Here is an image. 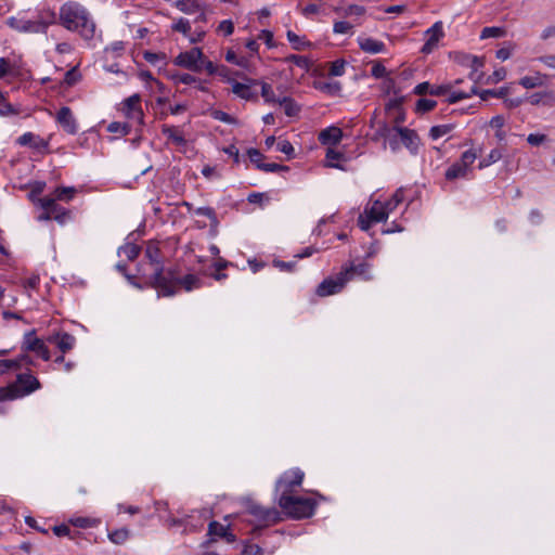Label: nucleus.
Returning a JSON list of instances; mask_svg holds the SVG:
<instances>
[{"instance_id":"20","label":"nucleus","mask_w":555,"mask_h":555,"mask_svg":"<svg viewBox=\"0 0 555 555\" xmlns=\"http://www.w3.org/2000/svg\"><path fill=\"white\" fill-rule=\"evenodd\" d=\"M450 90L449 85H430L429 82H421L414 88V93L422 95L429 93L430 95H443Z\"/></svg>"},{"instance_id":"28","label":"nucleus","mask_w":555,"mask_h":555,"mask_svg":"<svg viewBox=\"0 0 555 555\" xmlns=\"http://www.w3.org/2000/svg\"><path fill=\"white\" fill-rule=\"evenodd\" d=\"M173 5L184 14H194L202 10V3L197 0H175Z\"/></svg>"},{"instance_id":"9","label":"nucleus","mask_w":555,"mask_h":555,"mask_svg":"<svg viewBox=\"0 0 555 555\" xmlns=\"http://www.w3.org/2000/svg\"><path fill=\"white\" fill-rule=\"evenodd\" d=\"M203 54V50L195 47L188 51L180 52L173 59V64L191 72L201 73Z\"/></svg>"},{"instance_id":"17","label":"nucleus","mask_w":555,"mask_h":555,"mask_svg":"<svg viewBox=\"0 0 555 555\" xmlns=\"http://www.w3.org/2000/svg\"><path fill=\"white\" fill-rule=\"evenodd\" d=\"M401 126H388L384 124L378 133L385 141L389 144L392 151H398L400 149V135H401Z\"/></svg>"},{"instance_id":"2","label":"nucleus","mask_w":555,"mask_h":555,"mask_svg":"<svg viewBox=\"0 0 555 555\" xmlns=\"http://www.w3.org/2000/svg\"><path fill=\"white\" fill-rule=\"evenodd\" d=\"M59 20L67 30L78 33L89 47H94V41L101 37L91 14L79 2L68 1L62 4Z\"/></svg>"},{"instance_id":"25","label":"nucleus","mask_w":555,"mask_h":555,"mask_svg":"<svg viewBox=\"0 0 555 555\" xmlns=\"http://www.w3.org/2000/svg\"><path fill=\"white\" fill-rule=\"evenodd\" d=\"M17 143L20 145H29L36 150H47L48 149V141L44 139L31 133V132H25L17 139Z\"/></svg>"},{"instance_id":"13","label":"nucleus","mask_w":555,"mask_h":555,"mask_svg":"<svg viewBox=\"0 0 555 555\" xmlns=\"http://www.w3.org/2000/svg\"><path fill=\"white\" fill-rule=\"evenodd\" d=\"M346 279L341 271L334 278L325 279L319 284L317 294L321 297H326L341 292L348 283Z\"/></svg>"},{"instance_id":"55","label":"nucleus","mask_w":555,"mask_h":555,"mask_svg":"<svg viewBox=\"0 0 555 555\" xmlns=\"http://www.w3.org/2000/svg\"><path fill=\"white\" fill-rule=\"evenodd\" d=\"M258 169L266 172H278L286 171L288 170V167L275 163H262L258 165Z\"/></svg>"},{"instance_id":"29","label":"nucleus","mask_w":555,"mask_h":555,"mask_svg":"<svg viewBox=\"0 0 555 555\" xmlns=\"http://www.w3.org/2000/svg\"><path fill=\"white\" fill-rule=\"evenodd\" d=\"M286 38L294 50L300 51L311 48L312 43L305 37L298 36L293 30H287Z\"/></svg>"},{"instance_id":"62","label":"nucleus","mask_w":555,"mask_h":555,"mask_svg":"<svg viewBox=\"0 0 555 555\" xmlns=\"http://www.w3.org/2000/svg\"><path fill=\"white\" fill-rule=\"evenodd\" d=\"M287 61L293 62L296 66L304 69H308L309 67V60L306 56L293 54L287 57Z\"/></svg>"},{"instance_id":"32","label":"nucleus","mask_w":555,"mask_h":555,"mask_svg":"<svg viewBox=\"0 0 555 555\" xmlns=\"http://www.w3.org/2000/svg\"><path fill=\"white\" fill-rule=\"evenodd\" d=\"M68 522L75 527L86 529L98 527L101 520L99 518L76 516L69 518Z\"/></svg>"},{"instance_id":"50","label":"nucleus","mask_w":555,"mask_h":555,"mask_svg":"<svg viewBox=\"0 0 555 555\" xmlns=\"http://www.w3.org/2000/svg\"><path fill=\"white\" fill-rule=\"evenodd\" d=\"M225 61L240 67H246L248 61L244 56H237L233 50H228L225 53Z\"/></svg>"},{"instance_id":"46","label":"nucleus","mask_w":555,"mask_h":555,"mask_svg":"<svg viewBox=\"0 0 555 555\" xmlns=\"http://www.w3.org/2000/svg\"><path fill=\"white\" fill-rule=\"evenodd\" d=\"M318 88L331 95H338L341 91V85L338 81L321 82Z\"/></svg>"},{"instance_id":"5","label":"nucleus","mask_w":555,"mask_h":555,"mask_svg":"<svg viewBox=\"0 0 555 555\" xmlns=\"http://www.w3.org/2000/svg\"><path fill=\"white\" fill-rule=\"evenodd\" d=\"M145 257L149 259L153 272L150 275V281L153 286L157 289L159 296H171L173 291L171 289L172 281L167 280L165 276L163 264L159 258V247L157 243L150 242L145 248Z\"/></svg>"},{"instance_id":"64","label":"nucleus","mask_w":555,"mask_h":555,"mask_svg":"<svg viewBox=\"0 0 555 555\" xmlns=\"http://www.w3.org/2000/svg\"><path fill=\"white\" fill-rule=\"evenodd\" d=\"M261 547L257 544H247L244 546L241 555H260Z\"/></svg>"},{"instance_id":"54","label":"nucleus","mask_w":555,"mask_h":555,"mask_svg":"<svg viewBox=\"0 0 555 555\" xmlns=\"http://www.w3.org/2000/svg\"><path fill=\"white\" fill-rule=\"evenodd\" d=\"M437 105V102L430 99H420L416 102V111L418 113H426L431 111Z\"/></svg>"},{"instance_id":"59","label":"nucleus","mask_w":555,"mask_h":555,"mask_svg":"<svg viewBox=\"0 0 555 555\" xmlns=\"http://www.w3.org/2000/svg\"><path fill=\"white\" fill-rule=\"evenodd\" d=\"M506 70L504 67H500L495 69L490 76L487 78V83H498L501 80L505 79Z\"/></svg>"},{"instance_id":"23","label":"nucleus","mask_w":555,"mask_h":555,"mask_svg":"<svg viewBox=\"0 0 555 555\" xmlns=\"http://www.w3.org/2000/svg\"><path fill=\"white\" fill-rule=\"evenodd\" d=\"M400 144L404 145L411 153H416L420 146V138L414 130L402 127Z\"/></svg>"},{"instance_id":"37","label":"nucleus","mask_w":555,"mask_h":555,"mask_svg":"<svg viewBox=\"0 0 555 555\" xmlns=\"http://www.w3.org/2000/svg\"><path fill=\"white\" fill-rule=\"evenodd\" d=\"M108 540L116 544L121 545L124 544L130 537V531L126 528L116 529L114 531H109L107 533Z\"/></svg>"},{"instance_id":"15","label":"nucleus","mask_w":555,"mask_h":555,"mask_svg":"<svg viewBox=\"0 0 555 555\" xmlns=\"http://www.w3.org/2000/svg\"><path fill=\"white\" fill-rule=\"evenodd\" d=\"M425 35L427 39L422 48V52L429 54L438 46L439 40L444 36L442 22H436L430 28L426 30Z\"/></svg>"},{"instance_id":"53","label":"nucleus","mask_w":555,"mask_h":555,"mask_svg":"<svg viewBox=\"0 0 555 555\" xmlns=\"http://www.w3.org/2000/svg\"><path fill=\"white\" fill-rule=\"evenodd\" d=\"M52 218H54L57 222L63 223L68 217V212L65 208L55 204L52 210L50 211Z\"/></svg>"},{"instance_id":"4","label":"nucleus","mask_w":555,"mask_h":555,"mask_svg":"<svg viewBox=\"0 0 555 555\" xmlns=\"http://www.w3.org/2000/svg\"><path fill=\"white\" fill-rule=\"evenodd\" d=\"M402 201V189H398L387 201L373 199V197H371L363 214L359 216L358 223L360 229L362 231H369L372 223L385 222Z\"/></svg>"},{"instance_id":"41","label":"nucleus","mask_w":555,"mask_h":555,"mask_svg":"<svg viewBox=\"0 0 555 555\" xmlns=\"http://www.w3.org/2000/svg\"><path fill=\"white\" fill-rule=\"evenodd\" d=\"M502 156H503V154H502L501 150L493 149L490 151V153L487 155V157L482 158L479 162L478 168L485 169V168L491 166L492 164L499 162L502 158Z\"/></svg>"},{"instance_id":"31","label":"nucleus","mask_w":555,"mask_h":555,"mask_svg":"<svg viewBox=\"0 0 555 555\" xmlns=\"http://www.w3.org/2000/svg\"><path fill=\"white\" fill-rule=\"evenodd\" d=\"M454 128L455 126L453 124L433 126L429 130V137L431 140H438L443 137L450 138V134Z\"/></svg>"},{"instance_id":"6","label":"nucleus","mask_w":555,"mask_h":555,"mask_svg":"<svg viewBox=\"0 0 555 555\" xmlns=\"http://www.w3.org/2000/svg\"><path fill=\"white\" fill-rule=\"evenodd\" d=\"M39 380L30 374H20L16 384L0 388V402L24 397L39 389Z\"/></svg>"},{"instance_id":"52","label":"nucleus","mask_w":555,"mask_h":555,"mask_svg":"<svg viewBox=\"0 0 555 555\" xmlns=\"http://www.w3.org/2000/svg\"><path fill=\"white\" fill-rule=\"evenodd\" d=\"M217 33L225 37L231 36L234 33V24L231 20H223L217 27Z\"/></svg>"},{"instance_id":"40","label":"nucleus","mask_w":555,"mask_h":555,"mask_svg":"<svg viewBox=\"0 0 555 555\" xmlns=\"http://www.w3.org/2000/svg\"><path fill=\"white\" fill-rule=\"evenodd\" d=\"M140 254V247L135 244H125L124 246L119 247L118 255L125 256L128 260L132 261L134 260Z\"/></svg>"},{"instance_id":"49","label":"nucleus","mask_w":555,"mask_h":555,"mask_svg":"<svg viewBox=\"0 0 555 555\" xmlns=\"http://www.w3.org/2000/svg\"><path fill=\"white\" fill-rule=\"evenodd\" d=\"M107 131L126 135L130 132V126L127 122L113 121L107 126Z\"/></svg>"},{"instance_id":"19","label":"nucleus","mask_w":555,"mask_h":555,"mask_svg":"<svg viewBox=\"0 0 555 555\" xmlns=\"http://www.w3.org/2000/svg\"><path fill=\"white\" fill-rule=\"evenodd\" d=\"M48 341L55 344L56 347L65 353L74 348L76 338L68 333H55L48 337Z\"/></svg>"},{"instance_id":"21","label":"nucleus","mask_w":555,"mask_h":555,"mask_svg":"<svg viewBox=\"0 0 555 555\" xmlns=\"http://www.w3.org/2000/svg\"><path fill=\"white\" fill-rule=\"evenodd\" d=\"M343 138V131L340 128L331 126L322 130L319 134V141L323 145H336Z\"/></svg>"},{"instance_id":"63","label":"nucleus","mask_w":555,"mask_h":555,"mask_svg":"<svg viewBox=\"0 0 555 555\" xmlns=\"http://www.w3.org/2000/svg\"><path fill=\"white\" fill-rule=\"evenodd\" d=\"M351 28L352 26L348 22L339 21L334 24L333 31L335 34L345 35L348 34L351 30Z\"/></svg>"},{"instance_id":"24","label":"nucleus","mask_w":555,"mask_h":555,"mask_svg":"<svg viewBox=\"0 0 555 555\" xmlns=\"http://www.w3.org/2000/svg\"><path fill=\"white\" fill-rule=\"evenodd\" d=\"M230 83L232 86V92L243 100H251L256 95L251 89V86L256 83L255 80H249L248 83L231 80Z\"/></svg>"},{"instance_id":"42","label":"nucleus","mask_w":555,"mask_h":555,"mask_svg":"<svg viewBox=\"0 0 555 555\" xmlns=\"http://www.w3.org/2000/svg\"><path fill=\"white\" fill-rule=\"evenodd\" d=\"M478 93L477 87H472L469 92H463V91H453L448 96V102L450 104L457 103L462 100L469 99L472 95H476Z\"/></svg>"},{"instance_id":"26","label":"nucleus","mask_w":555,"mask_h":555,"mask_svg":"<svg viewBox=\"0 0 555 555\" xmlns=\"http://www.w3.org/2000/svg\"><path fill=\"white\" fill-rule=\"evenodd\" d=\"M162 133L173 144L182 146L186 143L183 132L175 126L163 125Z\"/></svg>"},{"instance_id":"16","label":"nucleus","mask_w":555,"mask_h":555,"mask_svg":"<svg viewBox=\"0 0 555 555\" xmlns=\"http://www.w3.org/2000/svg\"><path fill=\"white\" fill-rule=\"evenodd\" d=\"M56 121L68 134H76L78 131V124L68 106H62L55 116Z\"/></svg>"},{"instance_id":"10","label":"nucleus","mask_w":555,"mask_h":555,"mask_svg":"<svg viewBox=\"0 0 555 555\" xmlns=\"http://www.w3.org/2000/svg\"><path fill=\"white\" fill-rule=\"evenodd\" d=\"M125 117L139 126L143 125L144 114L141 107V98L139 94H132L122 102L121 108Z\"/></svg>"},{"instance_id":"18","label":"nucleus","mask_w":555,"mask_h":555,"mask_svg":"<svg viewBox=\"0 0 555 555\" xmlns=\"http://www.w3.org/2000/svg\"><path fill=\"white\" fill-rule=\"evenodd\" d=\"M198 513H199V516L202 517V520L199 521L198 525H193V524H191L189 521V518H194V515L189 516L186 518L169 517V518L166 519V524L170 528H173V527H184L183 532H185L188 530H190V531L196 530L198 527H203L204 521L207 518V512L206 511L198 512Z\"/></svg>"},{"instance_id":"60","label":"nucleus","mask_w":555,"mask_h":555,"mask_svg":"<svg viewBox=\"0 0 555 555\" xmlns=\"http://www.w3.org/2000/svg\"><path fill=\"white\" fill-rule=\"evenodd\" d=\"M371 75L377 79L384 78L387 75V69L382 63L376 62L371 67Z\"/></svg>"},{"instance_id":"56","label":"nucleus","mask_w":555,"mask_h":555,"mask_svg":"<svg viewBox=\"0 0 555 555\" xmlns=\"http://www.w3.org/2000/svg\"><path fill=\"white\" fill-rule=\"evenodd\" d=\"M276 150L285 155H287L288 158H293L295 154V150L292 145V143L287 140H282L276 144Z\"/></svg>"},{"instance_id":"1","label":"nucleus","mask_w":555,"mask_h":555,"mask_svg":"<svg viewBox=\"0 0 555 555\" xmlns=\"http://www.w3.org/2000/svg\"><path fill=\"white\" fill-rule=\"evenodd\" d=\"M304 476L301 469L292 468L278 479L275 486L279 506L288 517L294 519L312 516L317 504L312 498L292 495L294 488L301 485Z\"/></svg>"},{"instance_id":"51","label":"nucleus","mask_w":555,"mask_h":555,"mask_svg":"<svg viewBox=\"0 0 555 555\" xmlns=\"http://www.w3.org/2000/svg\"><path fill=\"white\" fill-rule=\"evenodd\" d=\"M346 61L345 60H336L331 63L330 66V75L334 77L343 76L346 72Z\"/></svg>"},{"instance_id":"36","label":"nucleus","mask_w":555,"mask_h":555,"mask_svg":"<svg viewBox=\"0 0 555 555\" xmlns=\"http://www.w3.org/2000/svg\"><path fill=\"white\" fill-rule=\"evenodd\" d=\"M171 29L182 34L186 38L191 34V22L184 17L175 18L171 24Z\"/></svg>"},{"instance_id":"11","label":"nucleus","mask_w":555,"mask_h":555,"mask_svg":"<svg viewBox=\"0 0 555 555\" xmlns=\"http://www.w3.org/2000/svg\"><path fill=\"white\" fill-rule=\"evenodd\" d=\"M341 272L345 278H347V282L352 281L353 279L358 278L363 281H370L373 279L372 274V266L369 262H349L343 266Z\"/></svg>"},{"instance_id":"57","label":"nucleus","mask_w":555,"mask_h":555,"mask_svg":"<svg viewBox=\"0 0 555 555\" xmlns=\"http://www.w3.org/2000/svg\"><path fill=\"white\" fill-rule=\"evenodd\" d=\"M206 36V30L197 27L194 29V31H191V34L186 37L189 42L192 44L202 42Z\"/></svg>"},{"instance_id":"12","label":"nucleus","mask_w":555,"mask_h":555,"mask_svg":"<svg viewBox=\"0 0 555 555\" xmlns=\"http://www.w3.org/2000/svg\"><path fill=\"white\" fill-rule=\"evenodd\" d=\"M23 349L25 351H31L40 357L42 360H50V351L46 346L44 341L38 338L34 331L27 332L23 339Z\"/></svg>"},{"instance_id":"3","label":"nucleus","mask_w":555,"mask_h":555,"mask_svg":"<svg viewBox=\"0 0 555 555\" xmlns=\"http://www.w3.org/2000/svg\"><path fill=\"white\" fill-rule=\"evenodd\" d=\"M55 22L56 13L49 7H42L34 12H20L9 17L7 24L20 33L43 34Z\"/></svg>"},{"instance_id":"48","label":"nucleus","mask_w":555,"mask_h":555,"mask_svg":"<svg viewBox=\"0 0 555 555\" xmlns=\"http://www.w3.org/2000/svg\"><path fill=\"white\" fill-rule=\"evenodd\" d=\"M210 115L214 119L222 121L224 124L238 125V121L236 118H234L233 116H231L230 114H228L223 111L215 109L211 112Z\"/></svg>"},{"instance_id":"38","label":"nucleus","mask_w":555,"mask_h":555,"mask_svg":"<svg viewBox=\"0 0 555 555\" xmlns=\"http://www.w3.org/2000/svg\"><path fill=\"white\" fill-rule=\"evenodd\" d=\"M278 104L284 107V113L289 117L296 116L300 111L297 103L288 96L281 98Z\"/></svg>"},{"instance_id":"35","label":"nucleus","mask_w":555,"mask_h":555,"mask_svg":"<svg viewBox=\"0 0 555 555\" xmlns=\"http://www.w3.org/2000/svg\"><path fill=\"white\" fill-rule=\"evenodd\" d=\"M325 159H326L325 166L331 167V168L343 169V167L339 164L340 160L345 159V156L343 153L330 147L326 151Z\"/></svg>"},{"instance_id":"45","label":"nucleus","mask_w":555,"mask_h":555,"mask_svg":"<svg viewBox=\"0 0 555 555\" xmlns=\"http://www.w3.org/2000/svg\"><path fill=\"white\" fill-rule=\"evenodd\" d=\"M76 189L74 186H61L54 191V195L59 201L68 202L74 197Z\"/></svg>"},{"instance_id":"44","label":"nucleus","mask_w":555,"mask_h":555,"mask_svg":"<svg viewBox=\"0 0 555 555\" xmlns=\"http://www.w3.org/2000/svg\"><path fill=\"white\" fill-rule=\"evenodd\" d=\"M528 100L532 105H538L540 103H546V101L552 102L554 94L552 91L537 92L531 94Z\"/></svg>"},{"instance_id":"47","label":"nucleus","mask_w":555,"mask_h":555,"mask_svg":"<svg viewBox=\"0 0 555 555\" xmlns=\"http://www.w3.org/2000/svg\"><path fill=\"white\" fill-rule=\"evenodd\" d=\"M261 95L267 103L278 104L279 100H281V98L275 96L273 88L267 82L261 83Z\"/></svg>"},{"instance_id":"58","label":"nucleus","mask_w":555,"mask_h":555,"mask_svg":"<svg viewBox=\"0 0 555 555\" xmlns=\"http://www.w3.org/2000/svg\"><path fill=\"white\" fill-rule=\"evenodd\" d=\"M81 78V75L78 73V70L76 69V67L69 69L68 72H66L65 74V77H64V82L67 85V86H74L75 83H77Z\"/></svg>"},{"instance_id":"34","label":"nucleus","mask_w":555,"mask_h":555,"mask_svg":"<svg viewBox=\"0 0 555 555\" xmlns=\"http://www.w3.org/2000/svg\"><path fill=\"white\" fill-rule=\"evenodd\" d=\"M125 43L122 41H114L104 49V60L107 62L111 57L116 59L122 55Z\"/></svg>"},{"instance_id":"61","label":"nucleus","mask_w":555,"mask_h":555,"mask_svg":"<svg viewBox=\"0 0 555 555\" xmlns=\"http://www.w3.org/2000/svg\"><path fill=\"white\" fill-rule=\"evenodd\" d=\"M502 35V29L499 27H485L481 31L480 38H498Z\"/></svg>"},{"instance_id":"22","label":"nucleus","mask_w":555,"mask_h":555,"mask_svg":"<svg viewBox=\"0 0 555 555\" xmlns=\"http://www.w3.org/2000/svg\"><path fill=\"white\" fill-rule=\"evenodd\" d=\"M358 43L362 51L371 54L383 53L386 49V46L383 41L371 37H359Z\"/></svg>"},{"instance_id":"7","label":"nucleus","mask_w":555,"mask_h":555,"mask_svg":"<svg viewBox=\"0 0 555 555\" xmlns=\"http://www.w3.org/2000/svg\"><path fill=\"white\" fill-rule=\"evenodd\" d=\"M479 151L475 149H469L465 151L460 159L453 163L444 173L447 180H455L461 178H466L468 173L472 171V166L477 159Z\"/></svg>"},{"instance_id":"30","label":"nucleus","mask_w":555,"mask_h":555,"mask_svg":"<svg viewBox=\"0 0 555 555\" xmlns=\"http://www.w3.org/2000/svg\"><path fill=\"white\" fill-rule=\"evenodd\" d=\"M24 362L30 363L31 361L28 359L27 356H22L21 358L15 360H0V375L11 370L21 369Z\"/></svg>"},{"instance_id":"43","label":"nucleus","mask_w":555,"mask_h":555,"mask_svg":"<svg viewBox=\"0 0 555 555\" xmlns=\"http://www.w3.org/2000/svg\"><path fill=\"white\" fill-rule=\"evenodd\" d=\"M20 112L21 107L18 105L11 104L7 99L0 103V115L3 117L16 116Z\"/></svg>"},{"instance_id":"39","label":"nucleus","mask_w":555,"mask_h":555,"mask_svg":"<svg viewBox=\"0 0 555 555\" xmlns=\"http://www.w3.org/2000/svg\"><path fill=\"white\" fill-rule=\"evenodd\" d=\"M508 92H509L508 87H501V88L494 89V90H481V91L478 90V93L476 95H479V98L482 101H487L490 96L504 99Z\"/></svg>"},{"instance_id":"33","label":"nucleus","mask_w":555,"mask_h":555,"mask_svg":"<svg viewBox=\"0 0 555 555\" xmlns=\"http://www.w3.org/2000/svg\"><path fill=\"white\" fill-rule=\"evenodd\" d=\"M208 533L212 537L227 538L228 541L234 540V537L228 532V527L218 521H211L209 524Z\"/></svg>"},{"instance_id":"14","label":"nucleus","mask_w":555,"mask_h":555,"mask_svg":"<svg viewBox=\"0 0 555 555\" xmlns=\"http://www.w3.org/2000/svg\"><path fill=\"white\" fill-rule=\"evenodd\" d=\"M167 280L172 281L171 289L176 294L179 286L183 287L186 292H191L201 286V279L194 274H186L183 278H178L173 272H166Z\"/></svg>"},{"instance_id":"8","label":"nucleus","mask_w":555,"mask_h":555,"mask_svg":"<svg viewBox=\"0 0 555 555\" xmlns=\"http://www.w3.org/2000/svg\"><path fill=\"white\" fill-rule=\"evenodd\" d=\"M247 512L254 517V531L274 525L280 520V514L275 508H264L257 504H250Z\"/></svg>"},{"instance_id":"27","label":"nucleus","mask_w":555,"mask_h":555,"mask_svg":"<svg viewBox=\"0 0 555 555\" xmlns=\"http://www.w3.org/2000/svg\"><path fill=\"white\" fill-rule=\"evenodd\" d=\"M547 76L535 72L533 75L525 76L519 79V85L525 89H534L545 85Z\"/></svg>"}]
</instances>
